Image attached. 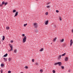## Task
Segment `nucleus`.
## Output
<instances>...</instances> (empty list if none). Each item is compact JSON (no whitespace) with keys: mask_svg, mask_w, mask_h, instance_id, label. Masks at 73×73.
Here are the masks:
<instances>
[{"mask_svg":"<svg viewBox=\"0 0 73 73\" xmlns=\"http://www.w3.org/2000/svg\"><path fill=\"white\" fill-rule=\"evenodd\" d=\"M26 41H27V36H25L23 39V43H24L25 42H26Z\"/></svg>","mask_w":73,"mask_h":73,"instance_id":"obj_1","label":"nucleus"},{"mask_svg":"<svg viewBox=\"0 0 73 73\" xmlns=\"http://www.w3.org/2000/svg\"><path fill=\"white\" fill-rule=\"evenodd\" d=\"M34 25L35 28H36L37 27V25L36 23H34Z\"/></svg>","mask_w":73,"mask_h":73,"instance_id":"obj_2","label":"nucleus"},{"mask_svg":"<svg viewBox=\"0 0 73 73\" xmlns=\"http://www.w3.org/2000/svg\"><path fill=\"white\" fill-rule=\"evenodd\" d=\"M61 55H59L58 57V60H61Z\"/></svg>","mask_w":73,"mask_h":73,"instance_id":"obj_3","label":"nucleus"},{"mask_svg":"<svg viewBox=\"0 0 73 73\" xmlns=\"http://www.w3.org/2000/svg\"><path fill=\"white\" fill-rule=\"evenodd\" d=\"M70 46H72V44H73V40H72V39L70 40Z\"/></svg>","mask_w":73,"mask_h":73,"instance_id":"obj_4","label":"nucleus"},{"mask_svg":"<svg viewBox=\"0 0 73 73\" xmlns=\"http://www.w3.org/2000/svg\"><path fill=\"white\" fill-rule=\"evenodd\" d=\"M49 23V21L48 20L46 21L45 22V25H48Z\"/></svg>","mask_w":73,"mask_h":73,"instance_id":"obj_5","label":"nucleus"},{"mask_svg":"<svg viewBox=\"0 0 73 73\" xmlns=\"http://www.w3.org/2000/svg\"><path fill=\"white\" fill-rule=\"evenodd\" d=\"M58 64L59 66H61L62 65V63L61 62H58Z\"/></svg>","mask_w":73,"mask_h":73,"instance_id":"obj_6","label":"nucleus"},{"mask_svg":"<svg viewBox=\"0 0 73 73\" xmlns=\"http://www.w3.org/2000/svg\"><path fill=\"white\" fill-rule=\"evenodd\" d=\"M18 13H19L18 11L16 12L15 15L14 16V17H16V16H17V15H18Z\"/></svg>","mask_w":73,"mask_h":73,"instance_id":"obj_7","label":"nucleus"},{"mask_svg":"<svg viewBox=\"0 0 73 73\" xmlns=\"http://www.w3.org/2000/svg\"><path fill=\"white\" fill-rule=\"evenodd\" d=\"M65 61H68V57H66L65 58Z\"/></svg>","mask_w":73,"mask_h":73,"instance_id":"obj_8","label":"nucleus"},{"mask_svg":"<svg viewBox=\"0 0 73 73\" xmlns=\"http://www.w3.org/2000/svg\"><path fill=\"white\" fill-rule=\"evenodd\" d=\"M64 39H61L60 40V42H64Z\"/></svg>","mask_w":73,"mask_h":73,"instance_id":"obj_9","label":"nucleus"},{"mask_svg":"<svg viewBox=\"0 0 73 73\" xmlns=\"http://www.w3.org/2000/svg\"><path fill=\"white\" fill-rule=\"evenodd\" d=\"M56 39H57V37H55V38L53 40V41L54 42H55V41H56Z\"/></svg>","mask_w":73,"mask_h":73,"instance_id":"obj_10","label":"nucleus"},{"mask_svg":"<svg viewBox=\"0 0 73 73\" xmlns=\"http://www.w3.org/2000/svg\"><path fill=\"white\" fill-rule=\"evenodd\" d=\"M65 55H66V53H64L62 54L61 56H65Z\"/></svg>","mask_w":73,"mask_h":73,"instance_id":"obj_11","label":"nucleus"},{"mask_svg":"<svg viewBox=\"0 0 73 73\" xmlns=\"http://www.w3.org/2000/svg\"><path fill=\"white\" fill-rule=\"evenodd\" d=\"M43 50H44V48H42L40 50V52H42Z\"/></svg>","mask_w":73,"mask_h":73,"instance_id":"obj_12","label":"nucleus"},{"mask_svg":"<svg viewBox=\"0 0 73 73\" xmlns=\"http://www.w3.org/2000/svg\"><path fill=\"white\" fill-rule=\"evenodd\" d=\"M3 58L5 61L6 62H7V58Z\"/></svg>","mask_w":73,"mask_h":73,"instance_id":"obj_13","label":"nucleus"},{"mask_svg":"<svg viewBox=\"0 0 73 73\" xmlns=\"http://www.w3.org/2000/svg\"><path fill=\"white\" fill-rule=\"evenodd\" d=\"M4 39H5V36H3L2 40H4Z\"/></svg>","mask_w":73,"mask_h":73,"instance_id":"obj_14","label":"nucleus"},{"mask_svg":"<svg viewBox=\"0 0 73 73\" xmlns=\"http://www.w3.org/2000/svg\"><path fill=\"white\" fill-rule=\"evenodd\" d=\"M7 55H8V54H5L3 56V57H7Z\"/></svg>","mask_w":73,"mask_h":73,"instance_id":"obj_15","label":"nucleus"},{"mask_svg":"<svg viewBox=\"0 0 73 73\" xmlns=\"http://www.w3.org/2000/svg\"><path fill=\"white\" fill-rule=\"evenodd\" d=\"M40 73H42L43 72V70L42 69H40Z\"/></svg>","mask_w":73,"mask_h":73,"instance_id":"obj_16","label":"nucleus"},{"mask_svg":"<svg viewBox=\"0 0 73 73\" xmlns=\"http://www.w3.org/2000/svg\"><path fill=\"white\" fill-rule=\"evenodd\" d=\"M1 67H3V66H4V64L3 63L1 64Z\"/></svg>","mask_w":73,"mask_h":73,"instance_id":"obj_17","label":"nucleus"},{"mask_svg":"<svg viewBox=\"0 0 73 73\" xmlns=\"http://www.w3.org/2000/svg\"><path fill=\"white\" fill-rule=\"evenodd\" d=\"M58 62L55 63L54 64V65H58Z\"/></svg>","mask_w":73,"mask_h":73,"instance_id":"obj_18","label":"nucleus"},{"mask_svg":"<svg viewBox=\"0 0 73 73\" xmlns=\"http://www.w3.org/2000/svg\"><path fill=\"white\" fill-rule=\"evenodd\" d=\"M16 12V10L15 9L13 11V13H15V12Z\"/></svg>","mask_w":73,"mask_h":73,"instance_id":"obj_19","label":"nucleus"},{"mask_svg":"<svg viewBox=\"0 0 73 73\" xmlns=\"http://www.w3.org/2000/svg\"><path fill=\"white\" fill-rule=\"evenodd\" d=\"M8 60L9 61H11V58H9L8 59Z\"/></svg>","mask_w":73,"mask_h":73,"instance_id":"obj_20","label":"nucleus"},{"mask_svg":"<svg viewBox=\"0 0 73 73\" xmlns=\"http://www.w3.org/2000/svg\"><path fill=\"white\" fill-rule=\"evenodd\" d=\"M5 2H4V1H3L2 2V5H4V4Z\"/></svg>","mask_w":73,"mask_h":73,"instance_id":"obj_21","label":"nucleus"},{"mask_svg":"<svg viewBox=\"0 0 73 73\" xmlns=\"http://www.w3.org/2000/svg\"><path fill=\"white\" fill-rule=\"evenodd\" d=\"M9 29V27H6V29Z\"/></svg>","mask_w":73,"mask_h":73,"instance_id":"obj_22","label":"nucleus"},{"mask_svg":"<svg viewBox=\"0 0 73 73\" xmlns=\"http://www.w3.org/2000/svg\"><path fill=\"white\" fill-rule=\"evenodd\" d=\"M27 25V23H26V24H24V27H26V26Z\"/></svg>","mask_w":73,"mask_h":73,"instance_id":"obj_23","label":"nucleus"},{"mask_svg":"<svg viewBox=\"0 0 73 73\" xmlns=\"http://www.w3.org/2000/svg\"><path fill=\"white\" fill-rule=\"evenodd\" d=\"M9 45L10 48H12V47H13L12 46V45H11V44H9Z\"/></svg>","mask_w":73,"mask_h":73,"instance_id":"obj_24","label":"nucleus"},{"mask_svg":"<svg viewBox=\"0 0 73 73\" xmlns=\"http://www.w3.org/2000/svg\"><path fill=\"white\" fill-rule=\"evenodd\" d=\"M7 2H5V3L4 5H7Z\"/></svg>","mask_w":73,"mask_h":73,"instance_id":"obj_25","label":"nucleus"},{"mask_svg":"<svg viewBox=\"0 0 73 73\" xmlns=\"http://www.w3.org/2000/svg\"><path fill=\"white\" fill-rule=\"evenodd\" d=\"M35 64L36 65H38V62H36L35 63Z\"/></svg>","mask_w":73,"mask_h":73,"instance_id":"obj_26","label":"nucleus"},{"mask_svg":"<svg viewBox=\"0 0 73 73\" xmlns=\"http://www.w3.org/2000/svg\"><path fill=\"white\" fill-rule=\"evenodd\" d=\"M56 72V71H55V70H53V73H55Z\"/></svg>","mask_w":73,"mask_h":73,"instance_id":"obj_27","label":"nucleus"},{"mask_svg":"<svg viewBox=\"0 0 73 73\" xmlns=\"http://www.w3.org/2000/svg\"><path fill=\"white\" fill-rule=\"evenodd\" d=\"M1 73H3V70L1 69L0 70Z\"/></svg>","mask_w":73,"mask_h":73,"instance_id":"obj_28","label":"nucleus"},{"mask_svg":"<svg viewBox=\"0 0 73 73\" xmlns=\"http://www.w3.org/2000/svg\"><path fill=\"white\" fill-rule=\"evenodd\" d=\"M32 62H35V60L34 59H32Z\"/></svg>","mask_w":73,"mask_h":73,"instance_id":"obj_29","label":"nucleus"},{"mask_svg":"<svg viewBox=\"0 0 73 73\" xmlns=\"http://www.w3.org/2000/svg\"><path fill=\"white\" fill-rule=\"evenodd\" d=\"M61 67L62 68V69H64V66H61Z\"/></svg>","mask_w":73,"mask_h":73,"instance_id":"obj_30","label":"nucleus"},{"mask_svg":"<svg viewBox=\"0 0 73 73\" xmlns=\"http://www.w3.org/2000/svg\"><path fill=\"white\" fill-rule=\"evenodd\" d=\"M50 6L48 5V6H47V8H50Z\"/></svg>","mask_w":73,"mask_h":73,"instance_id":"obj_31","label":"nucleus"},{"mask_svg":"<svg viewBox=\"0 0 73 73\" xmlns=\"http://www.w3.org/2000/svg\"><path fill=\"white\" fill-rule=\"evenodd\" d=\"M56 12L57 13H58V12H59V11H58V10H56Z\"/></svg>","mask_w":73,"mask_h":73,"instance_id":"obj_32","label":"nucleus"},{"mask_svg":"<svg viewBox=\"0 0 73 73\" xmlns=\"http://www.w3.org/2000/svg\"><path fill=\"white\" fill-rule=\"evenodd\" d=\"M46 15H48V12H46L45 13Z\"/></svg>","mask_w":73,"mask_h":73,"instance_id":"obj_33","label":"nucleus"},{"mask_svg":"<svg viewBox=\"0 0 73 73\" xmlns=\"http://www.w3.org/2000/svg\"><path fill=\"white\" fill-rule=\"evenodd\" d=\"M17 52V50H14L15 53H16Z\"/></svg>","mask_w":73,"mask_h":73,"instance_id":"obj_34","label":"nucleus"},{"mask_svg":"<svg viewBox=\"0 0 73 73\" xmlns=\"http://www.w3.org/2000/svg\"><path fill=\"white\" fill-rule=\"evenodd\" d=\"M25 68L26 69H28V66H26Z\"/></svg>","mask_w":73,"mask_h":73,"instance_id":"obj_35","label":"nucleus"},{"mask_svg":"<svg viewBox=\"0 0 73 73\" xmlns=\"http://www.w3.org/2000/svg\"><path fill=\"white\" fill-rule=\"evenodd\" d=\"M59 19H60V20H61V21L62 20V19L61 17H60L59 18Z\"/></svg>","mask_w":73,"mask_h":73,"instance_id":"obj_36","label":"nucleus"},{"mask_svg":"<svg viewBox=\"0 0 73 73\" xmlns=\"http://www.w3.org/2000/svg\"><path fill=\"white\" fill-rule=\"evenodd\" d=\"M22 36H23V37H25V34H22Z\"/></svg>","mask_w":73,"mask_h":73,"instance_id":"obj_37","label":"nucleus"},{"mask_svg":"<svg viewBox=\"0 0 73 73\" xmlns=\"http://www.w3.org/2000/svg\"><path fill=\"white\" fill-rule=\"evenodd\" d=\"M11 73V71H8V73Z\"/></svg>","mask_w":73,"mask_h":73,"instance_id":"obj_38","label":"nucleus"},{"mask_svg":"<svg viewBox=\"0 0 73 73\" xmlns=\"http://www.w3.org/2000/svg\"><path fill=\"white\" fill-rule=\"evenodd\" d=\"M11 42H12V43L13 42V41L12 40H11Z\"/></svg>","mask_w":73,"mask_h":73,"instance_id":"obj_39","label":"nucleus"},{"mask_svg":"<svg viewBox=\"0 0 73 73\" xmlns=\"http://www.w3.org/2000/svg\"><path fill=\"white\" fill-rule=\"evenodd\" d=\"M11 49L13 50V47H11Z\"/></svg>","mask_w":73,"mask_h":73,"instance_id":"obj_40","label":"nucleus"},{"mask_svg":"<svg viewBox=\"0 0 73 73\" xmlns=\"http://www.w3.org/2000/svg\"><path fill=\"white\" fill-rule=\"evenodd\" d=\"M68 72H70V70H68Z\"/></svg>","mask_w":73,"mask_h":73,"instance_id":"obj_41","label":"nucleus"},{"mask_svg":"<svg viewBox=\"0 0 73 73\" xmlns=\"http://www.w3.org/2000/svg\"><path fill=\"white\" fill-rule=\"evenodd\" d=\"M50 3H47V5H48V4H50Z\"/></svg>","mask_w":73,"mask_h":73,"instance_id":"obj_42","label":"nucleus"},{"mask_svg":"<svg viewBox=\"0 0 73 73\" xmlns=\"http://www.w3.org/2000/svg\"><path fill=\"white\" fill-rule=\"evenodd\" d=\"M2 5H2V4H1L0 5V6L1 7H2Z\"/></svg>","mask_w":73,"mask_h":73,"instance_id":"obj_43","label":"nucleus"},{"mask_svg":"<svg viewBox=\"0 0 73 73\" xmlns=\"http://www.w3.org/2000/svg\"><path fill=\"white\" fill-rule=\"evenodd\" d=\"M12 50L11 49H10V50H9V52L11 51V50Z\"/></svg>","mask_w":73,"mask_h":73,"instance_id":"obj_44","label":"nucleus"},{"mask_svg":"<svg viewBox=\"0 0 73 73\" xmlns=\"http://www.w3.org/2000/svg\"><path fill=\"white\" fill-rule=\"evenodd\" d=\"M72 33H73V29H72Z\"/></svg>","mask_w":73,"mask_h":73,"instance_id":"obj_45","label":"nucleus"},{"mask_svg":"<svg viewBox=\"0 0 73 73\" xmlns=\"http://www.w3.org/2000/svg\"><path fill=\"white\" fill-rule=\"evenodd\" d=\"M36 1H38V0H36Z\"/></svg>","mask_w":73,"mask_h":73,"instance_id":"obj_46","label":"nucleus"},{"mask_svg":"<svg viewBox=\"0 0 73 73\" xmlns=\"http://www.w3.org/2000/svg\"><path fill=\"white\" fill-rule=\"evenodd\" d=\"M54 27H56V25H55V26H54Z\"/></svg>","mask_w":73,"mask_h":73,"instance_id":"obj_47","label":"nucleus"},{"mask_svg":"<svg viewBox=\"0 0 73 73\" xmlns=\"http://www.w3.org/2000/svg\"><path fill=\"white\" fill-rule=\"evenodd\" d=\"M52 44V43H51V44Z\"/></svg>","mask_w":73,"mask_h":73,"instance_id":"obj_48","label":"nucleus"}]
</instances>
